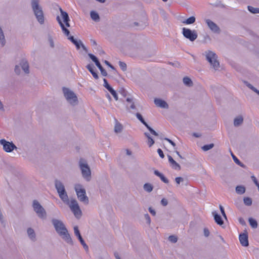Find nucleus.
I'll return each instance as SVG.
<instances>
[{"label": "nucleus", "instance_id": "obj_39", "mask_svg": "<svg viewBox=\"0 0 259 259\" xmlns=\"http://www.w3.org/2000/svg\"><path fill=\"white\" fill-rule=\"evenodd\" d=\"M119 65L122 70L124 71L126 70V64L124 62L119 61Z\"/></svg>", "mask_w": 259, "mask_h": 259}, {"label": "nucleus", "instance_id": "obj_56", "mask_svg": "<svg viewBox=\"0 0 259 259\" xmlns=\"http://www.w3.org/2000/svg\"><path fill=\"white\" fill-rule=\"evenodd\" d=\"M167 204H168L167 200L165 198H163V206H166L167 205Z\"/></svg>", "mask_w": 259, "mask_h": 259}, {"label": "nucleus", "instance_id": "obj_8", "mask_svg": "<svg viewBox=\"0 0 259 259\" xmlns=\"http://www.w3.org/2000/svg\"><path fill=\"white\" fill-rule=\"evenodd\" d=\"M63 92L66 100L71 104L77 102V98L75 94L68 89H63Z\"/></svg>", "mask_w": 259, "mask_h": 259}, {"label": "nucleus", "instance_id": "obj_54", "mask_svg": "<svg viewBox=\"0 0 259 259\" xmlns=\"http://www.w3.org/2000/svg\"><path fill=\"white\" fill-rule=\"evenodd\" d=\"M15 71L16 73L19 74L20 73V69L19 66L16 65L15 68Z\"/></svg>", "mask_w": 259, "mask_h": 259}, {"label": "nucleus", "instance_id": "obj_42", "mask_svg": "<svg viewBox=\"0 0 259 259\" xmlns=\"http://www.w3.org/2000/svg\"><path fill=\"white\" fill-rule=\"evenodd\" d=\"M219 207H220V210H221L222 214L223 215V216L224 217V218L225 219H227V216H226V214L225 213L224 207L221 205H220Z\"/></svg>", "mask_w": 259, "mask_h": 259}, {"label": "nucleus", "instance_id": "obj_43", "mask_svg": "<svg viewBox=\"0 0 259 259\" xmlns=\"http://www.w3.org/2000/svg\"><path fill=\"white\" fill-rule=\"evenodd\" d=\"M103 81H104V87L107 89V90H108V89H110L111 87L109 84V83H108V81L105 78H104L103 79Z\"/></svg>", "mask_w": 259, "mask_h": 259}, {"label": "nucleus", "instance_id": "obj_18", "mask_svg": "<svg viewBox=\"0 0 259 259\" xmlns=\"http://www.w3.org/2000/svg\"><path fill=\"white\" fill-rule=\"evenodd\" d=\"M87 68L89 70V71L91 73V74L95 79L98 78V74L94 70V67L92 65H88Z\"/></svg>", "mask_w": 259, "mask_h": 259}, {"label": "nucleus", "instance_id": "obj_49", "mask_svg": "<svg viewBox=\"0 0 259 259\" xmlns=\"http://www.w3.org/2000/svg\"><path fill=\"white\" fill-rule=\"evenodd\" d=\"M145 218L147 221V223L148 224H150L151 220H150V218L149 215L148 214H146L145 215Z\"/></svg>", "mask_w": 259, "mask_h": 259}, {"label": "nucleus", "instance_id": "obj_36", "mask_svg": "<svg viewBox=\"0 0 259 259\" xmlns=\"http://www.w3.org/2000/svg\"><path fill=\"white\" fill-rule=\"evenodd\" d=\"M168 240L171 243H176L178 241V237L175 235H170L168 237Z\"/></svg>", "mask_w": 259, "mask_h": 259}, {"label": "nucleus", "instance_id": "obj_38", "mask_svg": "<svg viewBox=\"0 0 259 259\" xmlns=\"http://www.w3.org/2000/svg\"><path fill=\"white\" fill-rule=\"evenodd\" d=\"M97 67L100 70L101 73L102 74V75H103L104 76H106L107 75V73L106 71L103 68V67L101 65V64L99 65H98Z\"/></svg>", "mask_w": 259, "mask_h": 259}, {"label": "nucleus", "instance_id": "obj_20", "mask_svg": "<svg viewBox=\"0 0 259 259\" xmlns=\"http://www.w3.org/2000/svg\"><path fill=\"white\" fill-rule=\"evenodd\" d=\"M196 21V18L194 16H191L188 19L182 21V22L186 24H193Z\"/></svg>", "mask_w": 259, "mask_h": 259}, {"label": "nucleus", "instance_id": "obj_52", "mask_svg": "<svg viewBox=\"0 0 259 259\" xmlns=\"http://www.w3.org/2000/svg\"><path fill=\"white\" fill-rule=\"evenodd\" d=\"M168 108V105L167 103L163 100V108L167 109Z\"/></svg>", "mask_w": 259, "mask_h": 259}, {"label": "nucleus", "instance_id": "obj_64", "mask_svg": "<svg viewBox=\"0 0 259 259\" xmlns=\"http://www.w3.org/2000/svg\"><path fill=\"white\" fill-rule=\"evenodd\" d=\"M105 62V63L107 65H108H108H110V63L108 61H105V62Z\"/></svg>", "mask_w": 259, "mask_h": 259}, {"label": "nucleus", "instance_id": "obj_12", "mask_svg": "<svg viewBox=\"0 0 259 259\" xmlns=\"http://www.w3.org/2000/svg\"><path fill=\"white\" fill-rule=\"evenodd\" d=\"M205 22L209 28L214 33H220L221 29L219 27L210 19H206Z\"/></svg>", "mask_w": 259, "mask_h": 259}, {"label": "nucleus", "instance_id": "obj_45", "mask_svg": "<svg viewBox=\"0 0 259 259\" xmlns=\"http://www.w3.org/2000/svg\"><path fill=\"white\" fill-rule=\"evenodd\" d=\"M176 182L177 184H180L181 182L184 181V179L182 177H177L175 179Z\"/></svg>", "mask_w": 259, "mask_h": 259}, {"label": "nucleus", "instance_id": "obj_33", "mask_svg": "<svg viewBox=\"0 0 259 259\" xmlns=\"http://www.w3.org/2000/svg\"><path fill=\"white\" fill-rule=\"evenodd\" d=\"M214 147V144L213 143L208 144V145H205L202 147V149L203 151H208L211 148H212Z\"/></svg>", "mask_w": 259, "mask_h": 259}, {"label": "nucleus", "instance_id": "obj_4", "mask_svg": "<svg viewBox=\"0 0 259 259\" xmlns=\"http://www.w3.org/2000/svg\"><path fill=\"white\" fill-rule=\"evenodd\" d=\"M32 7L37 20L40 24L44 22V17L41 8L39 5L38 0H32Z\"/></svg>", "mask_w": 259, "mask_h": 259}, {"label": "nucleus", "instance_id": "obj_7", "mask_svg": "<svg viewBox=\"0 0 259 259\" xmlns=\"http://www.w3.org/2000/svg\"><path fill=\"white\" fill-rule=\"evenodd\" d=\"M182 34L186 38L191 41H194L198 37L197 31L195 30H191L185 27L182 29Z\"/></svg>", "mask_w": 259, "mask_h": 259}, {"label": "nucleus", "instance_id": "obj_58", "mask_svg": "<svg viewBox=\"0 0 259 259\" xmlns=\"http://www.w3.org/2000/svg\"><path fill=\"white\" fill-rule=\"evenodd\" d=\"M157 152L160 156V157H162V150L160 148H159L158 150H157Z\"/></svg>", "mask_w": 259, "mask_h": 259}, {"label": "nucleus", "instance_id": "obj_28", "mask_svg": "<svg viewBox=\"0 0 259 259\" xmlns=\"http://www.w3.org/2000/svg\"><path fill=\"white\" fill-rule=\"evenodd\" d=\"M108 91L111 94V95L113 96L114 99L117 101L118 100V96L116 91L113 89L112 87L110 89H108Z\"/></svg>", "mask_w": 259, "mask_h": 259}, {"label": "nucleus", "instance_id": "obj_19", "mask_svg": "<svg viewBox=\"0 0 259 259\" xmlns=\"http://www.w3.org/2000/svg\"><path fill=\"white\" fill-rule=\"evenodd\" d=\"M22 68L26 73H29V65L27 61L23 60L21 63Z\"/></svg>", "mask_w": 259, "mask_h": 259}, {"label": "nucleus", "instance_id": "obj_16", "mask_svg": "<svg viewBox=\"0 0 259 259\" xmlns=\"http://www.w3.org/2000/svg\"><path fill=\"white\" fill-rule=\"evenodd\" d=\"M212 213L214 217V220L217 224L220 226L224 224V221L220 214H219L216 211H213Z\"/></svg>", "mask_w": 259, "mask_h": 259}, {"label": "nucleus", "instance_id": "obj_51", "mask_svg": "<svg viewBox=\"0 0 259 259\" xmlns=\"http://www.w3.org/2000/svg\"><path fill=\"white\" fill-rule=\"evenodd\" d=\"M244 83L246 85V86L247 87H248L251 90H252V89H253L254 88V87L252 85H251L250 83H249L247 81H245Z\"/></svg>", "mask_w": 259, "mask_h": 259}, {"label": "nucleus", "instance_id": "obj_60", "mask_svg": "<svg viewBox=\"0 0 259 259\" xmlns=\"http://www.w3.org/2000/svg\"><path fill=\"white\" fill-rule=\"evenodd\" d=\"M252 91H253V92H254L255 93H256V94H257V93L258 92V90H257L255 88H253V89H252L251 90Z\"/></svg>", "mask_w": 259, "mask_h": 259}, {"label": "nucleus", "instance_id": "obj_27", "mask_svg": "<svg viewBox=\"0 0 259 259\" xmlns=\"http://www.w3.org/2000/svg\"><path fill=\"white\" fill-rule=\"evenodd\" d=\"M248 11L252 14L259 13V8H254L252 6H248Z\"/></svg>", "mask_w": 259, "mask_h": 259}, {"label": "nucleus", "instance_id": "obj_26", "mask_svg": "<svg viewBox=\"0 0 259 259\" xmlns=\"http://www.w3.org/2000/svg\"><path fill=\"white\" fill-rule=\"evenodd\" d=\"M122 130V126L121 124L117 122L114 127V131L116 133H120Z\"/></svg>", "mask_w": 259, "mask_h": 259}, {"label": "nucleus", "instance_id": "obj_29", "mask_svg": "<svg viewBox=\"0 0 259 259\" xmlns=\"http://www.w3.org/2000/svg\"><path fill=\"white\" fill-rule=\"evenodd\" d=\"M144 189L145 191L150 192L153 190V187L151 184L146 183L144 185Z\"/></svg>", "mask_w": 259, "mask_h": 259}, {"label": "nucleus", "instance_id": "obj_5", "mask_svg": "<svg viewBox=\"0 0 259 259\" xmlns=\"http://www.w3.org/2000/svg\"><path fill=\"white\" fill-rule=\"evenodd\" d=\"M205 53L206 60L215 70H217L220 67V63L218 60V56L216 54L211 51H208Z\"/></svg>", "mask_w": 259, "mask_h": 259}, {"label": "nucleus", "instance_id": "obj_46", "mask_svg": "<svg viewBox=\"0 0 259 259\" xmlns=\"http://www.w3.org/2000/svg\"><path fill=\"white\" fill-rule=\"evenodd\" d=\"M203 232H204V235L205 237H207L209 236L210 233H209V230L207 228H205L204 229Z\"/></svg>", "mask_w": 259, "mask_h": 259}, {"label": "nucleus", "instance_id": "obj_17", "mask_svg": "<svg viewBox=\"0 0 259 259\" xmlns=\"http://www.w3.org/2000/svg\"><path fill=\"white\" fill-rule=\"evenodd\" d=\"M243 122V117L242 115H239L235 118L234 120V125L238 127L241 125Z\"/></svg>", "mask_w": 259, "mask_h": 259}, {"label": "nucleus", "instance_id": "obj_22", "mask_svg": "<svg viewBox=\"0 0 259 259\" xmlns=\"http://www.w3.org/2000/svg\"><path fill=\"white\" fill-rule=\"evenodd\" d=\"M231 155L233 160L237 164L243 168H245L246 167V166L243 163H242L232 153H231Z\"/></svg>", "mask_w": 259, "mask_h": 259}, {"label": "nucleus", "instance_id": "obj_59", "mask_svg": "<svg viewBox=\"0 0 259 259\" xmlns=\"http://www.w3.org/2000/svg\"><path fill=\"white\" fill-rule=\"evenodd\" d=\"M114 255H115V257H116V259H121V258H120V257H119V255H118V253L115 252V253H114Z\"/></svg>", "mask_w": 259, "mask_h": 259}, {"label": "nucleus", "instance_id": "obj_31", "mask_svg": "<svg viewBox=\"0 0 259 259\" xmlns=\"http://www.w3.org/2000/svg\"><path fill=\"white\" fill-rule=\"evenodd\" d=\"M0 41L2 45V46H4L5 44V36L3 33V31L2 29V28L0 27Z\"/></svg>", "mask_w": 259, "mask_h": 259}, {"label": "nucleus", "instance_id": "obj_6", "mask_svg": "<svg viewBox=\"0 0 259 259\" xmlns=\"http://www.w3.org/2000/svg\"><path fill=\"white\" fill-rule=\"evenodd\" d=\"M75 190L79 200L87 204L89 202L88 197L86 196L85 189L79 184L76 185Z\"/></svg>", "mask_w": 259, "mask_h": 259}, {"label": "nucleus", "instance_id": "obj_50", "mask_svg": "<svg viewBox=\"0 0 259 259\" xmlns=\"http://www.w3.org/2000/svg\"><path fill=\"white\" fill-rule=\"evenodd\" d=\"M154 174L158 177H159L161 180H162V174H161L160 172H159L158 170H155L154 171Z\"/></svg>", "mask_w": 259, "mask_h": 259}, {"label": "nucleus", "instance_id": "obj_11", "mask_svg": "<svg viewBox=\"0 0 259 259\" xmlns=\"http://www.w3.org/2000/svg\"><path fill=\"white\" fill-rule=\"evenodd\" d=\"M80 167L81 170L82 175L84 178L88 179L90 177L91 171L87 164L83 163L80 161Z\"/></svg>", "mask_w": 259, "mask_h": 259}, {"label": "nucleus", "instance_id": "obj_24", "mask_svg": "<svg viewBox=\"0 0 259 259\" xmlns=\"http://www.w3.org/2000/svg\"><path fill=\"white\" fill-rule=\"evenodd\" d=\"M248 221L249 225L252 228L255 229L257 227V222L255 220L251 218L249 219Z\"/></svg>", "mask_w": 259, "mask_h": 259}, {"label": "nucleus", "instance_id": "obj_40", "mask_svg": "<svg viewBox=\"0 0 259 259\" xmlns=\"http://www.w3.org/2000/svg\"><path fill=\"white\" fill-rule=\"evenodd\" d=\"M74 231L75 235L78 237V239L80 238V237H81V236L77 226H75L74 227Z\"/></svg>", "mask_w": 259, "mask_h": 259}, {"label": "nucleus", "instance_id": "obj_35", "mask_svg": "<svg viewBox=\"0 0 259 259\" xmlns=\"http://www.w3.org/2000/svg\"><path fill=\"white\" fill-rule=\"evenodd\" d=\"M28 234L31 239L35 238V233L34 230L31 228H29L27 230Z\"/></svg>", "mask_w": 259, "mask_h": 259}, {"label": "nucleus", "instance_id": "obj_34", "mask_svg": "<svg viewBox=\"0 0 259 259\" xmlns=\"http://www.w3.org/2000/svg\"><path fill=\"white\" fill-rule=\"evenodd\" d=\"M89 56L90 58L95 63L97 66L100 64V63L99 62V60L95 56L90 54H89Z\"/></svg>", "mask_w": 259, "mask_h": 259}, {"label": "nucleus", "instance_id": "obj_13", "mask_svg": "<svg viewBox=\"0 0 259 259\" xmlns=\"http://www.w3.org/2000/svg\"><path fill=\"white\" fill-rule=\"evenodd\" d=\"M248 233L246 231L239 235V239L242 246L247 247L249 245Z\"/></svg>", "mask_w": 259, "mask_h": 259}, {"label": "nucleus", "instance_id": "obj_3", "mask_svg": "<svg viewBox=\"0 0 259 259\" xmlns=\"http://www.w3.org/2000/svg\"><path fill=\"white\" fill-rule=\"evenodd\" d=\"M53 224L56 231L67 242H72L71 238L63 223L58 220L53 219Z\"/></svg>", "mask_w": 259, "mask_h": 259}, {"label": "nucleus", "instance_id": "obj_44", "mask_svg": "<svg viewBox=\"0 0 259 259\" xmlns=\"http://www.w3.org/2000/svg\"><path fill=\"white\" fill-rule=\"evenodd\" d=\"M251 178H252V180L253 182H254V183L257 187L258 190L259 191V183H258V181L257 180V179H256V178L254 176H252Z\"/></svg>", "mask_w": 259, "mask_h": 259}, {"label": "nucleus", "instance_id": "obj_63", "mask_svg": "<svg viewBox=\"0 0 259 259\" xmlns=\"http://www.w3.org/2000/svg\"><path fill=\"white\" fill-rule=\"evenodd\" d=\"M91 41H92V42L93 45H97L96 42L95 41V40H91Z\"/></svg>", "mask_w": 259, "mask_h": 259}, {"label": "nucleus", "instance_id": "obj_9", "mask_svg": "<svg viewBox=\"0 0 259 259\" xmlns=\"http://www.w3.org/2000/svg\"><path fill=\"white\" fill-rule=\"evenodd\" d=\"M33 207L39 217L43 218L46 217V213L45 209L36 200L33 201Z\"/></svg>", "mask_w": 259, "mask_h": 259}, {"label": "nucleus", "instance_id": "obj_55", "mask_svg": "<svg viewBox=\"0 0 259 259\" xmlns=\"http://www.w3.org/2000/svg\"><path fill=\"white\" fill-rule=\"evenodd\" d=\"M149 210L150 212L151 213V214H152L153 215H155V214H156L155 211L153 209H152L151 207H149Z\"/></svg>", "mask_w": 259, "mask_h": 259}, {"label": "nucleus", "instance_id": "obj_23", "mask_svg": "<svg viewBox=\"0 0 259 259\" xmlns=\"http://www.w3.org/2000/svg\"><path fill=\"white\" fill-rule=\"evenodd\" d=\"M236 192L238 194H243L245 192V188L243 186H237L236 187Z\"/></svg>", "mask_w": 259, "mask_h": 259}, {"label": "nucleus", "instance_id": "obj_30", "mask_svg": "<svg viewBox=\"0 0 259 259\" xmlns=\"http://www.w3.org/2000/svg\"><path fill=\"white\" fill-rule=\"evenodd\" d=\"M91 17L95 21H98L100 18L99 15L94 11L91 12Z\"/></svg>", "mask_w": 259, "mask_h": 259}, {"label": "nucleus", "instance_id": "obj_1", "mask_svg": "<svg viewBox=\"0 0 259 259\" xmlns=\"http://www.w3.org/2000/svg\"><path fill=\"white\" fill-rule=\"evenodd\" d=\"M55 186L61 200L69 204L71 211L76 218H80L81 215V211L76 200L73 199L71 200L70 203L69 202L68 196L65 191L64 186L60 182L56 181Z\"/></svg>", "mask_w": 259, "mask_h": 259}, {"label": "nucleus", "instance_id": "obj_10", "mask_svg": "<svg viewBox=\"0 0 259 259\" xmlns=\"http://www.w3.org/2000/svg\"><path fill=\"white\" fill-rule=\"evenodd\" d=\"M0 143L3 146L4 150L7 152H11L15 148H16V146L13 143L8 142L5 139L1 140Z\"/></svg>", "mask_w": 259, "mask_h": 259}, {"label": "nucleus", "instance_id": "obj_15", "mask_svg": "<svg viewBox=\"0 0 259 259\" xmlns=\"http://www.w3.org/2000/svg\"><path fill=\"white\" fill-rule=\"evenodd\" d=\"M168 158L169 162L170 163V166L172 168L176 170H180L181 169L180 165L175 160H174L171 156L168 155Z\"/></svg>", "mask_w": 259, "mask_h": 259}, {"label": "nucleus", "instance_id": "obj_57", "mask_svg": "<svg viewBox=\"0 0 259 259\" xmlns=\"http://www.w3.org/2000/svg\"><path fill=\"white\" fill-rule=\"evenodd\" d=\"M163 182H164L165 183H168V179L166 178H165L164 176H163Z\"/></svg>", "mask_w": 259, "mask_h": 259}, {"label": "nucleus", "instance_id": "obj_14", "mask_svg": "<svg viewBox=\"0 0 259 259\" xmlns=\"http://www.w3.org/2000/svg\"><path fill=\"white\" fill-rule=\"evenodd\" d=\"M136 116L138 118V119L149 130L151 134L156 136L158 135L157 133L154 130H153L150 126H149V125L145 122L141 114L137 113L136 114Z\"/></svg>", "mask_w": 259, "mask_h": 259}, {"label": "nucleus", "instance_id": "obj_48", "mask_svg": "<svg viewBox=\"0 0 259 259\" xmlns=\"http://www.w3.org/2000/svg\"><path fill=\"white\" fill-rule=\"evenodd\" d=\"M239 222L240 224H241L242 226L246 225V222L242 218H240L239 219Z\"/></svg>", "mask_w": 259, "mask_h": 259}, {"label": "nucleus", "instance_id": "obj_47", "mask_svg": "<svg viewBox=\"0 0 259 259\" xmlns=\"http://www.w3.org/2000/svg\"><path fill=\"white\" fill-rule=\"evenodd\" d=\"M168 64L172 65L176 67H179L180 66V64L178 62H175L174 63L169 62Z\"/></svg>", "mask_w": 259, "mask_h": 259}, {"label": "nucleus", "instance_id": "obj_53", "mask_svg": "<svg viewBox=\"0 0 259 259\" xmlns=\"http://www.w3.org/2000/svg\"><path fill=\"white\" fill-rule=\"evenodd\" d=\"M164 140L168 141L174 147L176 146V144L171 140H169L167 138H164Z\"/></svg>", "mask_w": 259, "mask_h": 259}, {"label": "nucleus", "instance_id": "obj_25", "mask_svg": "<svg viewBox=\"0 0 259 259\" xmlns=\"http://www.w3.org/2000/svg\"><path fill=\"white\" fill-rule=\"evenodd\" d=\"M145 135L148 139L147 143L149 147L152 146L154 143V141L152 138H151L149 134L145 133Z\"/></svg>", "mask_w": 259, "mask_h": 259}, {"label": "nucleus", "instance_id": "obj_62", "mask_svg": "<svg viewBox=\"0 0 259 259\" xmlns=\"http://www.w3.org/2000/svg\"><path fill=\"white\" fill-rule=\"evenodd\" d=\"M193 136L197 138H198L200 136L197 133H193Z\"/></svg>", "mask_w": 259, "mask_h": 259}, {"label": "nucleus", "instance_id": "obj_37", "mask_svg": "<svg viewBox=\"0 0 259 259\" xmlns=\"http://www.w3.org/2000/svg\"><path fill=\"white\" fill-rule=\"evenodd\" d=\"M80 243L82 244V245L83 246V248H84V249L88 251V250H89V248H88V245L85 244V242L84 241L83 239H82V237H80V238L78 239Z\"/></svg>", "mask_w": 259, "mask_h": 259}, {"label": "nucleus", "instance_id": "obj_61", "mask_svg": "<svg viewBox=\"0 0 259 259\" xmlns=\"http://www.w3.org/2000/svg\"><path fill=\"white\" fill-rule=\"evenodd\" d=\"M176 153L180 158H181V159L183 158V157L182 156V155L180 154V153L178 151H176Z\"/></svg>", "mask_w": 259, "mask_h": 259}, {"label": "nucleus", "instance_id": "obj_21", "mask_svg": "<svg viewBox=\"0 0 259 259\" xmlns=\"http://www.w3.org/2000/svg\"><path fill=\"white\" fill-rule=\"evenodd\" d=\"M183 83L187 87H192L193 84L192 80L188 77H184L183 79Z\"/></svg>", "mask_w": 259, "mask_h": 259}, {"label": "nucleus", "instance_id": "obj_41", "mask_svg": "<svg viewBox=\"0 0 259 259\" xmlns=\"http://www.w3.org/2000/svg\"><path fill=\"white\" fill-rule=\"evenodd\" d=\"M154 103L156 106L158 107H162V99H155L154 100Z\"/></svg>", "mask_w": 259, "mask_h": 259}, {"label": "nucleus", "instance_id": "obj_2", "mask_svg": "<svg viewBox=\"0 0 259 259\" xmlns=\"http://www.w3.org/2000/svg\"><path fill=\"white\" fill-rule=\"evenodd\" d=\"M60 10L62 17L63 19V21L65 23V25L61 21L59 16L57 17V19L61 27L62 31L63 32L64 34L68 37V39H69L76 46V49L79 50L80 48V46H82V47H83V46L80 40L78 41L75 39L73 36L70 35V31L66 28L70 27V24L69 23L70 19L69 18L68 15L66 12L63 11L61 8H60Z\"/></svg>", "mask_w": 259, "mask_h": 259}, {"label": "nucleus", "instance_id": "obj_32", "mask_svg": "<svg viewBox=\"0 0 259 259\" xmlns=\"http://www.w3.org/2000/svg\"><path fill=\"white\" fill-rule=\"evenodd\" d=\"M243 201L244 204L247 206H250L252 204V199L249 197H244Z\"/></svg>", "mask_w": 259, "mask_h": 259}]
</instances>
